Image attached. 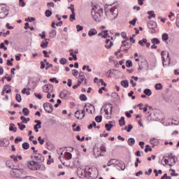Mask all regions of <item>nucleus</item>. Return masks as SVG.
Segmentation results:
<instances>
[{"instance_id":"55","label":"nucleus","mask_w":179,"mask_h":179,"mask_svg":"<svg viewBox=\"0 0 179 179\" xmlns=\"http://www.w3.org/2000/svg\"><path fill=\"white\" fill-rule=\"evenodd\" d=\"M155 89L156 90H162V84L161 83L156 84Z\"/></svg>"},{"instance_id":"61","label":"nucleus","mask_w":179,"mask_h":179,"mask_svg":"<svg viewBox=\"0 0 179 179\" xmlns=\"http://www.w3.org/2000/svg\"><path fill=\"white\" fill-rule=\"evenodd\" d=\"M50 68H52V64H50V62H46V66H45L46 71H48V69H50Z\"/></svg>"},{"instance_id":"45","label":"nucleus","mask_w":179,"mask_h":179,"mask_svg":"<svg viewBox=\"0 0 179 179\" xmlns=\"http://www.w3.org/2000/svg\"><path fill=\"white\" fill-rule=\"evenodd\" d=\"M15 99L18 103L22 102V95L20 94H17L15 96Z\"/></svg>"},{"instance_id":"18","label":"nucleus","mask_w":179,"mask_h":179,"mask_svg":"<svg viewBox=\"0 0 179 179\" xmlns=\"http://www.w3.org/2000/svg\"><path fill=\"white\" fill-rule=\"evenodd\" d=\"M78 79L82 83H83V80H85L84 85H87V81L86 80V77L85 76V75H82V73H80L79 74Z\"/></svg>"},{"instance_id":"53","label":"nucleus","mask_w":179,"mask_h":179,"mask_svg":"<svg viewBox=\"0 0 179 179\" xmlns=\"http://www.w3.org/2000/svg\"><path fill=\"white\" fill-rule=\"evenodd\" d=\"M72 75L73 76H78V75H79V71L76 69L72 70Z\"/></svg>"},{"instance_id":"1","label":"nucleus","mask_w":179,"mask_h":179,"mask_svg":"<svg viewBox=\"0 0 179 179\" xmlns=\"http://www.w3.org/2000/svg\"><path fill=\"white\" fill-rule=\"evenodd\" d=\"M91 14L95 22H100L101 20V15H103V8L94 6L92 8Z\"/></svg>"},{"instance_id":"34","label":"nucleus","mask_w":179,"mask_h":179,"mask_svg":"<svg viewBox=\"0 0 179 179\" xmlns=\"http://www.w3.org/2000/svg\"><path fill=\"white\" fill-rule=\"evenodd\" d=\"M64 157L66 160H71V159H72V154L67 152L64 153Z\"/></svg>"},{"instance_id":"17","label":"nucleus","mask_w":179,"mask_h":179,"mask_svg":"<svg viewBox=\"0 0 179 179\" xmlns=\"http://www.w3.org/2000/svg\"><path fill=\"white\" fill-rule=\"evenodd\" d=\"M96 34H97V30L94 28L91 29L89 31H88V36L89 37H93V36H96Z\"/></svg>"},{"instance_id":"60","label":"nucleus","mask_w":179,"mask_h":179,"mask_svg":"<svg viewBox=\"0 0 179 179\" xmlns=\"http://www.w3.org/2000/svg\"><path fill=\"white\" fill-rule=\"evenodd\" d=\"M38 141L40 143V145H44V139L41 138V136H39L38 138Z\"/></svg>"},{"instance_id":"43","label":"nucleus","mask_w":179,"mask_h":179,"mask_svg":"<svg viewBox=\"0 0 179 179\" xmlns=\"http://www.w3.org/2000/svg\"><path fill=\"white\" fill-rule=\"evenodd\" d=\"M117 162V160H115V159H112L109 160L107 163V166H113V164H115V163H117V162Z\"/></svg>"},{"instance_id":"51","label":"nucleus","mask_w":179,"mask_h":179,"mask_svg":"<svg viewBox=\"0 0 179 179\" xmlns=\"http://www.w3.org/2000/svg\"><path fill=\"white\" fill-rule=\"evenodd\" d=\"M136 22H138V19L134 18V20L131 21H129V24H131V26H135V24H136Z\"/></svg>"},{"instance_id":"33","label":"nucleus","mask_w":179,"mask_h":179,"mask_svg":"<svg viewBox=\"0 0 179 179\" xmlns=\"http://www.w3.org/2000/svg\"><path fill=\"white\" fill-rule=\"evenodd\" d=\"M148 15H150L148 16V19H152V17H156V14H155V11L153 10L148 11Z\"/></svg>"},{"instance_id":"20","label":"nucleus","mask_w":179,"mask_h":179,"mask_svg":"<svg viewBox=\"0 0 179 179\" xmlns=\"http://www.w3.org/2000/svg\"><path fill=\"white\" fill-rule=\"evenodd\" d=\"M114 125L113 124L112 121H109L108 123L105 124V128L106 131H111V128H113Z\"/></svg>"},{"instance_id":"41","label":"nucleus","mask_w":179,"mask_h":179,"mask_svg":"<svg viewBox=\"0 0 179 179\" xmlns=\"http://www.w3.org/2000/svg\"><path fill=\"white\" fill-rule=\"evenodd\" d=\"M18 128L20 129V131H24L26 129V125L23 124L22 123H17Z\"/></svg>"},{"instance_id":"59","label":"nucleus","mask_w":179,"mask_h":179,"mask_svg":"<svg viewBox=\"0 0 179 179\" xmlns=\"http://www.w3.org/2000/svg\"><path fill=\"white\" fill-rule=\"evenodd\" d=\"M76 29H77V31H82V30H83V26H80V25H76Z\"/></svg>"},{"instance_id":"14","label":"nucleus","mask_w":179,"mask_h":179,"mask_svg":"<svg viewBox=\"0 0 179 179\" xmlns=\"http://www.w3.org/2000/svg\"><path fill=\"white\" fill-rule=\"evenodd\" d=\"M17 171H18V175H19L20 179L24 178V176H26V174H27V172L24 169H17Z\"/></svg>"},{"instance_id":"5","label":"nucleus","mask_w":179,"mask_h":179,"mask_svg":"<svg viewBox=\"0 0 179 179\" xmlns=\"http://www.w3.org/2000/svg\"><path fill=\"white\" fill-rule=\"evenodd\" d=\"M104 112L106 115V118L107 120H109V118H111V114H113V104L109 103L106 105L104 108Z\"/></svg>"},{"instance_id":"31","label":"nucleus","mask_w":179,"mask_h":179,"mask_svg":"<svg viewBox=\"0 0 179 179\" xmlns=\"http://www.w3.org/2000/svg\"><path fill=\"white\" fill-rule=\"evenodd\" d=\"M94 156L95 157H99L101 156V152H99V149H94L93 150Z\"/></svg>"},{"instance_id":"37","label":"nucleus","mask_w":179,"mask_h":179,"mask_svg":"<svg viewBox=\"0 0 179 179\" xmlns=\"http://www.w3.org/2000/svg\"><path fill=\"white\" fill-rule=\"evenodd\" d=\"M38 36L41 38L45 40V41H50V39L45 38V31H42V33L39 34Z\"/></svg>"},{"instance_id":"54","label":"nucleus","mask_w":179,"mask_h":179,"mask_svg":"<svg viewBox=\"0 0 179 179\" xmlns=\"http://www.w3.org/2000/svg\"><path fill=\"white\" fill-rule=\"evenodd\" d=\"M41 47L42 48H46V47H48V41H46L45 43H41Z\"/></svg>"},{"instance_id":"21","label":"nucleus","mask_w":179,"mask_h":179,"mask_svg":"<svg viewBox=\"0 0 179 179\" xmlns=\"http://www.w3.org/2000/svg\"><path fill=\"white\" fill-rule=\"evenodd\" d=\"M103 38H110V40H113V36H110V34H108V30L103 31Z\"/></svg>"},{"instance_id":"56","label":"nucleus","mask_w":179,"mask_h":179,"mask_svg":"<svg viewBox=\"0 0 179 179\" xmlns=\"http://www.w3.org/2000/svg\"><path fill=\"white\" fill-rule=\"evenodd\" d=\"M50 82H52V83H59V81L57 80V78H50Z\"/></svg>"},{"instance_id":"15","label":"nucleus","mask_w":179,"mask_h":179,"mask_svg":"<svg viewBox=\"0 0 179 179\" xmlns=\"http://www.w3.org/2000/svg\"><path fill=\"white\" fill-rule=\"evenodd\" d=\"M69 94H71V93L68 90H64L60 93V97H61V99H67V97H68V96H69Z\"/></svg>"},{"instance_id":"28","label":"nucleus","mask_w":179,"mask_h":179,"mask_svg":"<svg viewBox=\"0 0 179 179\" xmlns=\"http://www.w3.org/2000/svg\"><path fill=\"white\" fill-rule=\"evenodd\" d=\"M90 167L87 169H85V177H88V178H92V172H90Z\"/></svg>"},{"instance_id":"48","label":"nucleus","mask_w":179,"mask_h":179,"mask_svg":"<svg viewBox=\"0 0 179 179\" xmlns=\"http://www.w3.org/2000/svg\"><path fill=\"white\" fill-rule=\"evenodd\" d=\"M66 62H68V60L66 58H61L59 60V63L61 64V65H65V64H66Z\"/></svg>"},{"instance_id":"25","label":"nucleus","mask_w":179,"mask_h":179,"mask_svg":"<svg viewBox=\"0 0 179 179\" xmlns=\"http://www.w3.org/2000/svg\"><path fill=\"white\" fill-rule=\"evenodd\" d=\"M1 12L4 14V16H8L9 15V10L6 7H2L1 8Z\"/></svg>"},{"instance_id":"46","label":"nucleus","mask_w":179,"mask_h":179,"mask_svg":"<svg viewBox=\"0 0 179 179\" xmlns=\"http://www.w3.org/2000/svg\"><path fill=\"white\" fill-rule=\"evenodd\" d=\"M151 43L152 44L156 45V44H159L160 43V41H159V39L157 38H154L151 40Z\"/></svg>"},{"instance_id":"58","label":"nucleus","mask_w":179,"mask_h":179,"mask_svg":"<svg viewBox=\"0 0 179 179\" xmlns=\"http://www.w3.org/2000/svg\"><path fill=\"white\" fill-rule=\"evenodd\" d=\"M145 153H148V152H152V148H149V145H145Z\"/></svg>"},{"instance_id":"27","label":"nucleus","mask_w":179,"mask_h":179,"mask_svg":"<svg viewBox=\"0 0 179 179\" xmlns=\"http://www.w3.org/2000/svg\"><path fill=\"white\" fill-rule=\"evenodd\" d=\"M117 165V169L120 170H125V164L124 162H120L119 164H116Z\"/></svg>"},{"instance_id":"22","label":"nucleus","mask_w":179,"mask_h":179,"mask_svg":"<svg viewBox=\"0 0 179 179\" xmlns=\"http://www.w3.org/2000/svg\"><path fill=\"white\" fill-rule=\"evenodd\" d=\"M9 131H10L11 132L17 131V128L15 127V124L13 123L10 124Z\"/></svg>"},{"instance_id":"2","label":"nucleus","mask_w":179,"mask_h":179,"mask_svg":"<svg viewBox=\"0 0 179 179\" xmlns=\"http://www.w3.org/2000/svg\"><path fill=\"white\" fill-rule=\"evenodd\" d=\"M109 10L106 11L107 16H109L111 20H115L118 17V8L115 7H111Z\"/></svg>"},{"instance_id":"63","label":"nucleus","mask_w":179,"mask_h":179,"mask_svg":"<svg viewBox=\"0 0 179 179\" xmlns=\"http://www.w3.org/2000/svg\"><path fill=\"white\" fill-rule=\"evenodd\" d=\"M34 96L37 97V99H39V100H41L43 99V95L41 94L34 93Z\"/></svg>"},{"instance_id":"64","label":"nucleus","mask_w":179,"mask_h":179,"mask_svg":"<svg viewBox=\"0 0 179 179\" xmlns=\"http://www.w3.org/2000/svg\"><path fill=\"white\" fill-rule=\"evenodd\" d=\"M148 107H149V106L145 104L144 108H139V110H143L144 113H146V111H148Z\"/></svg>"},{"instance_id":"40","label":"nucleus","mask_w":179,"mask_h":179,"mask_svg":"<svg viewBox=\"0 0 179 179\" xmlns=\"http://www.w3.org/2000/svg\"><path fill=\"white\" fill-rule=\"evenodd\" d=\"M150 142L152 145H157L159 143V140L155 138H152L150 140Z\"/></svg>"},{"instance_id":"38","label":"nucleus","mask_w":179,"mask_h":179,"mask_svg":"<svg viewBox=\"0 0 179 179\" xmlns=\"http://www.w3.org/2000/svg\"><path fill=\"white\" fill-rule=\"evenodd\" d=\"M72 14L70 15V20L71 22H73V20H76V13H75V11H73V13H71Z\"/></svg>"},{"instance_id":"36","label":"nucleus","mask_w":179,"mask_h":179,"mask_svg":"<svg viewBox=\"0 0 179 179\" xmlns=\"http://www.w3.org/2000/svg\"><path fill=\"white\" fill-rule=\"evenodd\" d=\"M148 43V40L146 38H143L142 40L138 41V44L141 45V47L145 46V43Z\"/></svg>"},{"instance_id":"9","label":"nucleus","mask_w":179,"mask_h":179,"mask_svg":"<svg viewBox=\"0 0 179 179\" xmlns=\"http://www.w3.org/2000/svg\"><path fill=\"white\" fill-rule=\"evenodd\" d=\"M43 108L46 113H52V104L50 103H43Z\"/></svg>"},{"instance_id":"7","label":"nucleus","mask_w":179,"mask_h":179,"mask_svg":"<svg viewBox=\"0 0 179 179\" xmlns=\"http://www.w3.org/2000/svg\"><path fill=\"white\" fill-rule=\"evenodd\" d=\"M75 117L78 120H83L85 118V109L82 110H78L75 112Z\"/></svg>"},{"instance_id":"62","label":"nucleus","mask_w":179,"mask_h":179,"mask_svg":"<svg viewBox=\"0 0 179 179\" xmlns=\"http://www.w3.org/2000/svg\"><path fill=\"white\" fill-rule=\"evenodd\" d=\"M23 141V138L20 137V138H16L15 139V143H19V142H22Z\"/></svg>"},{"instance_id":"35","label":"nucleus","mask_w":179,"mask_h":179,"mask_svg":"<svg viewBox=\"0 0 179 179\" xmlns=\"http://www.w3.org/2000/svg\"><path fill=\"white\" fill-rule=\"evenodd\" d=\"M143 93L145 96H152V90H150V89H145Z\"/></svg>"},{"instance_id":"4","label":"nucleus","mask_w":179,"mask_h":179,"mask_svg":"<svg viewBox=\"0 0 179 179\" xmlns=\"http://www.w3.org/2000/svg\"><path fill=\"white\" fill-rule=\"evenodd\" d=\"M27 166L29 170H32L33 171H36L41 169V164L35 161H29Z\"/></svg>"},{"instance_id":"30","label":"nucleus","mask_w":179,"mask_h":179,"mask_svg":"<svg viewBox=\"0 0 179 179\" xmlns=\"http://www.w3.org/2000/svg\"><path fill=\"white\" fill-rule=\"evenodd\" d=\"M20 120H22L23 124H27V122H29V121H30L29 117H26L24 116H21Z\"/></svg>"},{"instance_id":"32","label":"nucleus","mask_w":179,"mask_h":179,"mask_svg":"<svg viewBox=\"0 0 179 179\" xmlns=\"http://www.w3.org/2000/svg\"><path fill=\"white\" fill-rule=\"evenodd\" d=\"M22 114L25 115V117H27L30 114V110H29V108H24L22 109Z\"/></svg>"},{"instance_id":"47","label":"nucleus","mask_w":179,"mask_h":179,"mask_svg":"<svg viewBox=\"0 0 179 179\" xmlns=\"http://www.w3.org/2000/svg\"><path fill=\"white\" fill-rule=\"evenodd\" d=\"M80 100H81V101H87V96H86V95H85V94H81V95H80Z\"/></svg>"},{"instance_id":"8","label":"nucleus","mask_w":179,"mask_h":179,"mask_svg":"<svg viewBox=\"0 0 179 179\" xmlns=\"http://www.w3.org/2000/svg\"><path fill=\"white\" fill-rule=\"evenodd\" d=\"M34 160H36V163H43L44 162V156L40 153L35 154L34 155Z\"/></svg>"},{"instance_id":"24","label":"nucleus","mask_w":179,"mask_h":179,"mask_svg":"<svg viewBox=\"0 0 179 179\" xmlns=\"http://www.w3.org/2000/svg\"><path fill=\"white\" fill-rule=\"evenodd\" d=\"M120 85H122L123 87H125V89H127V87L129 86V83L128 82L127 80H124L120 82Z\"/></svg>"},{"instance_id":"3","label":"nucleus","mask_w":179,"mask_h":179,"mask_svg":"<svg viewBox=\"0 0 179 179\" xmlns=\"http://www.w3.org/2000/svg\"><path fill=\"white\" fill-rule=\"evenodd\" d=\"M164 162L165 164H163V166H174L176 164V156H173L171 154L169 155L168 157H163Z\"/></svg>"},{"instance_id":"39","label":"nucleus","mask_w":179,"mask_h":179,"mask_svg":"<svg viewBox=\"0 0 179 179\" xmlns=\"http://www.w3.org/2000/svg\"><path fill=\"white\" fill-rule=\"evenodd\" d=\"M162 39L163 41H169V34L167 33H164L162 36Z\"/></svg>"},{"instance_id":"6","label":"nucleus","mask_w":179,"mask_h":179,"mask_svg":"<svg viewBox=\"0 0 179 179\" xmlns=\"http://www.w3.org/2000/svg\"><path fill=\"white\" fill-rule=\"evenodd\" d=\"M44 93H52L54 92V86L52 84H46L42 87Z\"/></svg>"},{"instance_id":"42","label":"nucleus","mask_w":179,"mask_h":179,"mask_svg":"<svg viewBox=\"0 0 179 179\" xmlns=\"http://www.w3.org/2000/svg\"><path fill=\"white\" fill-rule=\"evenodd\" d=\"M46 17H51L52 16V12L50 10H46L45 12Z\"/></svg>"},{"instance_id":"44","label":"nucleus","mask_w":179,"mask_h":179,"mask_svg":"<svg viewBox=\"0 0 179 179\" xmlns=\"http://www.w3.org/2000/svg\"><path fill=\"white\" fill-rule=\"evenodd\" d=\"M124 129L127 131V132H131L132 129H134V126L132 124H129L127 127H124Z\"/></svg>"},{"instance_id":"11","label":"nucleus","mask_w":179,"mask_h":179,"mask_svg":"<svg viewBox=\"0 0 179 179\" xmlns=\"http://www.w3.org/2000/svg\"><path fill=\"white\" fill-rule=\"evenodd\" d=\"M10 175L13 178H19V172L17 171V168L13 169V170L10 171Z\"/></svg>"},{"instance_id":"19","label":"nucleus","mask_w":179,"mask_h":179,"mask_svg":"<svg viewBox=\"0 0 179 179\" xmlns=\"http://www.w3.org/2000/svg\"><path fill=\"white\" fill-rule=\"evenodd\" d=\"M49 37L50 38H55V37H57V30L55 29L50 30L49 33Z\"/></svg>"},{"instance_id":"57","label":"nucleus","mask_w":179,"mask_h":179,"mask_svg":"<svg viewBox=\"0 0 179 179\" xmlns=\"http://www.w3.org/2000/svg\"><path fill=\"white\" fill-rule=\"evenodd\" d=\"M171 176H172V177H177L178 176V173H176V171L174 169H171Z\"/></svg>"},{"instance_id":"12","label":"nucleus","mask_w":179,"mask_h":179,"mask_svg":"<svg viewBox=\"0 0 179 179\" xmlns=\"http://www.w3.org/2000/svg\"><path fill=\"white\" fill-rule=\"evenodd\" d=\"M34 122H36V124L34 127V129L35 132H38V129H41V121L36 120Z\"/></svg>"},{"instance_id":"23","label":"nucleus","mask_w":179,"mask_h":179,"mask_svg":"<svg viewBox=\"0 0 179 179\" xmlns=\"http://www.w3.org/2000/svg\"><path fill=\"white\" fill-rule=\"evenodd\" d=\"M127 143L129 146H134L135 145V138H130L127 140Z\"/></svg>"},{"instance_id":"16","label":"nucleus","mask_w":179,"mask_h":179,"mask_svg":"<svg viewBox=\"0 0 179 179\" xmlns=\"http://www.w3.org/2000/svg\"><path fill=\"white\" fill-rule=\"evenodd\" d=\"M113 41H110V39H106L105 42V48H107V50L113 47Z\"/></svg>"},{"instance_id":"10","label":"nucleus","mask_w":179,"mask_h":179,"mask_svg":"<svg viewBox=\"0 0 179 179\" xmlns=\"http://www.w3.org/2000/svg\"><path fill=\"white\" fill-rule=\"evenodd\" d=\"M127 39L122 42V45H121V48H123V51H128V50H129L131 47H132V45L128 43V42H127Z\"/></svg>"},{"instance_id":"13","label":"nucleus","mask_w":179,"mask_h":179,"mask_svg":"<svg viewBox=\"0 0 179 179\" xmlns=\"http://www.w3.org/2000/svg\"><path fill=\"white\" fill-rule=\"evenodd\" d=\"M148 29H152V30H155L157 27V24L155 21H150L148 23Z\"/></svg>"},{"instance_id":"50","label":"nucleus","mask_w":179,"mask_h":179,"mask_svg":"<svg viewBox=\"0 0 179 179\" xmlns=\"http://www.w3.org/2000/svg\"><path fill=\"white\" fill-rule=\"evenodd\" d=\"M95 121L96 122H101V121H103V116L100 115V116H96L95 117Z\"/></svg>"},{"instance_id":"26","label":"nucleus","mask_w":179,"mask_h":179,"mask_svg":"<svg viewBox=\"0 0 179 179\" xmlns=\"http://www.w3.org/2000/svg\"><path fill=\"white\" fill-rule=\"evenodd\" d=\"M119 125L120 127H124L125 125V117L122 116L119 120Z\"/></svg>"},{"instance_id":"49","label":"nucleus","mask_w":179,"mask_h":179,"mask_svg":"<svg viewBox=\"0 0 179 179\" xmlns=\"http://www.w3.org/2000/svg\"><path fill=\"white\" fill-rule=\"evenodd\" d=\"M161 55H162V64H163V66H164V62H166L165 59H164V55H166V52L162 51L161 52Z\"/></svg>"},{"instance_id":"29","label":"nucleus","mask_w":179,"mask_h":179,"mask_svg":"<svg viewBox=\"0 0 179 179\" xmlns=\"http://www.w3.org/2000/svg\"><path fill=\"white\" fill-rule=\"evenodd\" d=\"M22 148L24 150H27L30 148V144L29 143L25 142L22 144Z\"/></svg>"},{"instance_id":"52","label":"nucleus","mask_w":179,"mask_h":179,"mask_svg":"<svg viewBox=\"0 0 179 179\" xmlns=\"http://www.w3.org/2000/svg\"><path fill=\"white\" fill-rule=\"evenodd\" d=\"M126 66L127 68H131V66H132V61L127 60V62H126Z\"/></svg>"}]
</instances>
